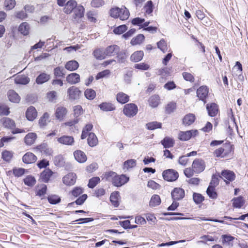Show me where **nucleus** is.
Listing matches in <instances>:
<instances>
[{"instance_id": "1", "label": "nucleus", "mask_w": 248, "mask_h": 248, "mask_svg": "<svg viewBox=\"0 0 248 248\" xmlns=\"http://www.w3.org/2000/svg\"><path fill=\"white\" fill-rule=\"evenodd\" d=\"M109 15L113 18H119L122 20H125L128 18L129 12L127 8L124 6L121 8L114 7L110 9Z\"/></svg>"}, {"instance_id": "2", "label": "nucleus", "mask_w": 248, "mask_h": 248, "mask_svg": "<svg viewBox=\"0 0 248 248\" xmlns=\"http://www.w3.org/2000/svg\"><path fill=\"white\" fill-rule=\"evenodd\" d=\"M138 111V107L133 103L126 104L123 109L124 113L128 117H132L136 115Z\"/></svg>"}, {"instance_id": "3", "label": "nucleus", "mask_w": 248, "mask_h": 248, "mask_svg": "<svg viewBox=\"0 0 248 248\" xmlns=\"http://www.w3.org/2000/svg\"><path fill=\"white\" fill-rule=\"evenodd\" d=\"M163 178L167 181H174L178 177V173L173 169H169L164 170L162 173Z\"/></svg>"}, {"instance_id": "4", "label": "nucleus", "mask_w": 248, "mask_h": 248, "mask_svg": "<svg viewBox=\"0 0 248 248\" xmlns=\"http://www.w3.org/2000/svg\"><path fill=\"white\" fill-rule=\"evenodd\" d=\"M69 99L75 100L79 98L81 95V92L76 87L72 86L67 90Z\"/></svg>"}, {"instance_id": "5", "label": "nucleus", "mask_w": 248, "mask_h": 248, "mask_svg": "<svg viewBox=\"0 0 248 248\" xmlns=\"http://www.w3.org/2000/svg\"><path fill=\"white\" fill-rule=\"evenodd\" d=\"M192 167L195 172L199 173L204 170L205 168V163L202 159H196L193 162Z\"/></svg>"}, {"instance_id": "6", "label": "nucleus", "mask_w": 248, "mask_h": 248, "mask_svg": "<svg viewBox=\"0 0 248 248\" xmlns=\"http://www.w3.org/2000/svg\"><path fill=\"white\" fill-rule=\"evenodd\" d=\"M198 134L196 130H191L185 132L181 131L178 134V138L182 141L189 140L192 136H195Z\"/></svg>"}, {"instance_id": "7", "label": "nucleus", "mask_w": 248, "mask_h": 248, "mask_svg": "<svg viewBox=\"0 0 248 248\" xmlns=\"http://www.w3.org/2000/svg\"><path fill=\"white\" fill-rule=\"evenodd\" d=\"M231 152V148L229 145H225L215 151L214 154L217 157L224 158Z\"/></svg>"}, {"instance_id": "8", "label": "nucleus", "mask_w": 248, "mask_h": 248, "mask_svg": "<svg viewBox=\"0 0 248 248\" xmlns=\"http://www.w3.org/2000/svg\"><path fill=\"white\" fill-rule=\"evenodd\" d=\"M209 92V89L206 86H202L197 90V96L201 100L206 103L205 99L207 98Z\"/></svg>"}, {"instance_id": "9", "label": "nucleus", "mask_w": 248, "mask_h": 248, "mask_svg": "<svg viewBox=\"0 0 248 248\" xmlns=\"http://www.w3.org/2000/svg\"><path fill=\"white\" fill-rule=\"evenodd\" d=\"M128 180L129 178L126 177L125 175H116L114 179L113 180L112 184L116 186H121L126 183Z\"/></svg>"}, {"instance_id": "10", "label": "nucleus", "mask_w": 248, "mask_h": 248, "mask_svg": "<svg viewBox=\"0 0 248 248\" xmlns=\"http://www.w3.org/2000/svg\"><path fill=\"white\" fill-rule=\"evenodd\" d=\"M77 179V176L75 173H69L63 177V183L67 186L74 185Z\"/></svg>"}, {"instance_id": "11", "label": "nucleus", "mask_w": 248, "mask_h": 248, "mask_svg": "<svg viewBox=\"0 0 248 248\" xmlns=\"http://www.w3.org/2000/svg\"><path fill=\"white\" fill-rule=\"evenodd\" d=\"M221 177L224 180L226 184H229L230 181L234 180L235 175L234 173L229 170H224L221 172Z\"/></svg>"}, {"instance_id": "12", "label": "nucleus", "mask_w": 248, "mask_h": 248, "mask_svg": "<svg viewBox=\"0 0 248 248\" xmlns=\"http://www.w3.org/2000/svg\"><path fill=\"white\" fill-rule=\"evenodd\" d=\"M67 112V109L62 106L58 107L55 111V116L57 119L59 121H62L65 116H66Z\"/></svg>"}, {"instance_id": "13", "label": "nucleus", "mask_w": 248, "mask_h": 248, "mask_svg": "<svg viewBox=\"0 0 248 248\" xmlns=\"http://www.w3.org/2000/svg\"><path fill=\"white\" fill-rule=\"evenodd\" d=\"M171 196L174 200H182L185 197V191L181 188H175L171 192Z\"/></svg>"}, {"instance_id": "14", "label": "nucleus", "mask_w": 248, "mask_h": 248, "mask_svg": "<svg viewBox=\"0 0 248 248\" xmlns=\"http://www.w3.org/2000/svg\"><path fill=\"white\" fill-rule=\"evenodd\" d=\"M2 125L8 129H13L16 127L15 121L8 117H4L0 120Z\"/></svg>"}, {"instance_id": "15", "label": "nucleus", "mask_w": 248, "mask_h": 248, "mask_svg": "<svg viewBox=\"0 0 248 248\" xmlns=\"http://www.w3.org/2000/svg\"><path fill=\"white\" fill-rule=\"evenodd\" d=\"M77 6V2L75 0H70L65 5L63 9V12L67 14H69L75 9Z\"/></svg>"}, {"instance_id": "16", "label": "nucleus", "mask_w": 248, "mask_h": 248, "mask_svg": "<svg viewBox=\"0 0 248 248\" xmlns=\"http://www.w3.org/2000/svg\"><path fill=\"white\" fill-rule=\"evenodd\" d=\"M22 160L25 163L31 164L36 161L37 157L33 153L28 152L23 155Z\"/></svg>"}, {"instance_id": "17", "label": "nucleus", "mask_w": 248, "mask_h": 248, "mask_svg": "<svg viewBox=\"0 0 248 248\" xmlns=\"http://www.w3.org/2000/svg\"><path fill=\"white\" fill-rule=\"evenodd\" d=\"M119 47L117 45H111L107 47L105 50V54L107 56H114L118 54L119 51Z\"/></svg>"}, {"instance_id": "18", "label": "nucleus", "mask_w": 248, "mask_h": 248, "mask_svg": "<svg viewBox=\"0 0 248 248\" xmlns=\"http://www.w3.org/2000/svg\"><path fill=\"white\" fill-rule=\"evenodd\" d=\"M74 155L75 159L79 163H84L87 160V156L85 154L80 150L74 152Z\"/></svg>"}, {"instance_id": "19", "label": "nucleus", "mask_w": 248, "mask_h": 248, "mask_svg": "<svg viewBox=\"0 0 248 248\" xmlns=\"http://www.w3.org/2000/svg\"><path fill=\"white\" fill-rule=\"evenodd\" d=\"M50 79V75L46 73H42L36 78V82L37 84H42L48 81Z\"/></svg>"}, {"instance_id": "20", "label": "nucleus", "mask_w": 248, "mask_h": 248, "mask_svg": "<svg viewBox=\"0 0 248 248\" xmlns=\"http://www.w3.org/2000/svg\"><path fill=\"white\" fill-rule=\"evenodd\" d=\"M66 81L71 84H76L80 81V76L75 73L70 74L66 77Z\"/></svg>"}, {"instance_id": "21", "label": "nucleus", "mask_w": 248, "mask_h": 248, "mask_svg": "<svg viewBox=\"0 0 248 248\" xmlns=\"http://www.w3.org/2000/svg\"><path fill=\"white\" fill-rule=\"evenodd\" d=\"M26 115L27 119L29 121H33L35 119L37 115V112L35 108L32 106L29 107L26 111Z\"/></svg>"}, {"instance_id": "22", "label": "nucleus", "mask_w": 248, "mask_h": 248, "mask_svg": "<svg viewBox=\"0 0 248 248\" xmlns=\"http://www.w3.org/2000/svg\"><path fill=\"white\" fill-rule=\"evenodd\" d=\"M161 144L165 148L172 147L175 143L174 140L170 137H165L161 141Z\"/></svg>"}, {"instance_id": "23", "label": "nucleus", "mask_w": 248, "mask_h": 248, "mask_svg": "<svg viewBox=\"0 0 248 248\" xmlns=\"http://www.w3.org/2000/svg\"><path fill=\"white\" fill-rule=\"evenodd\" d=\"M57 141L62 144L71 145L74 143V140L72 137L63 136L58 138Z\"/></svg>"}, {"instance_id": "24", "label": "nucleus", "mask_w": 248, "mask_h": 248, "mask_svg": "<svg viewBox=\"0 0 248 248\" xmlns=\"http://www.w3.org/2000/svg\"><path fill=\"white\" fill-rule=\"evenodd\" d=\"M9 100L13 103H18L20 100L19 95L14 90H9L7 93Z\"/></svg>"}, {"instance_id": "25", "label": "nucleus", "mask_w": 248, "mask_h": 248, "mask_svg": "<svg viewBox=\"0 0 248 248\" xmlns=\"http://www.w3.org/2000/svg\"><path fill=\"white\" fill-rule=\"evenodd\" d=\"M206 108L208 110L209 115L211 117L215 116L217 113L218 107L217 105L215 103L207 104L206 106Z\"/></svg>"}, {"instance_id": "26", "label": "nucleus", "mask_w": 248, "mask_h": 248, "mask_svg": "<svg viewBox=\"0 0 248 248\" xmlns=\"http://www.w3.org/2000/svg\"><path fill=\"white\" fill-rule=\"evenodd\" d=\"M37 138V135L35 133H29L24 138L25 143L28 145L32 144Z\"/></svg>"}, {"instance_id": "27", "label": "nucleus", "mask_w": 248, "mask_h": 248, "mask_svg": "<svg viewBox=\"0 0 248 248\" xmlns=\"http://www.w3.org/2000/svg\"><path fill=\"white\" fill-rule=\"evenodd\" d=\"M79 67L78 62L75 60L70 61L66 62L65 65V68L70 71L77 70Z\"/></svg>"}, {"instance_id": "28", "label": "nucleus", "mask_w": 248, "mask_h": 248, "mask_svg": "<svg viewBox=\"0 0 248 248\" xmlns=\"http://www.w3.org/2000/svg\"><path fill=\"white\" fill-rule=\"evenodd\" d=\"M30 25L27 22L22 23L18 27L19 31L24 35H27L29 33Z\"/></svg>"}, {"instance_id": "29", "label": "nucleus", "mask_w": 248, "mask_h": 248, "mask_svg": "<svg viewBox=\"0 0 248 248\" xmlns=\"http://www.w3.org/2000/svg\"><path fill=\"white\" fill-rule=\"evenodd\" d=\"M50 115L47 112L44 113L39 120V124L41 127H44L47 125L49 120Z\"/></svg>"}, {"instance_id": "30", "label": "nucleus", "mask_w": 248, "mask_h": 248, "mask_svg": "<svg viewBox=\"0 0 248 248\" xmlns=\"http://www.w3.org/2000/svg\"><path fill=\"white\" fill-rule=\"evenodd\" d=\"M30 81V78L25 75H18L15 78L16 84L26 85Z\"/></svg>"}, {"instance_id": "31", "label": "nucleus", "mask_w": 248, "mask_h": 248, "mask_svg": "<svg viewBox=\"0 0 248 248\" xmlns=\"http://www.w3.org/2000/svg\"><path fill=\"white\" fill-rule=\"evenodd\" d=\"M85 9L82 5L77 6L74 10L75 18H80L84 16Z\"/></svg>"}, {"instance_id": "32", "label": "nucleus", "mask_w": 248, "mask_h": 248, "mask_svg": "<svg viewBox=\"0 0 248 248\" xmlns=\"http://www.w3.org/2000/svg\"><path fill=\"white\" fill-rule=\"evenodd\" d=\"M87 140L89 145L91 147H94L98 143V139L96 135L93 133H90L88 134Z\"/></svg>"}, {"instance_id": "33", "label": "nucleus", "mask_w": 248, "mask_h": 248, "mask_svg": "<svg viewBox=\"0 0 248 248\" xmlns=\"http://www.w3.org/2000/svg\"><path fill=\"white\" fill-rule=\"evenodd\" d=\"M116 99L118 102L121 104H124L129 101V97L126 94L120 92L117 94Z\"/></svg>"}, {"instance_id": "34", "label": "nucleus", "mask_w": 248, "mask_h": 248, "mask_svg": "<svg viewBox=\"0 0 248 248\" xmlns=\"http://www.w3.org/2000/svg\"><path fill=\"white\" fill-rule=\"evenodd\" d=\"M100 108L105 111H112L115 109L114 106L110 103L104 102L99 105Z\"/></svg>"}, {"instance_id": "35", "label": "nucleus", "mask_w": 248, "mask_h": 248, "mask_svg": "<svg viewBox=\"0 0 248 248\" xmlns=\"http://www.w3.org/2000/svg\"><path fill=\"white\" fill-rule=\"evenodd\" d=\"M195 120V115L193 114L189 113L186 115L183 118V124L185 125H189L194 123Z\"/></svg>"}, {"instance_id": "36", "label": "nucleus", "mask_w": 248, "mask_h": 248, "mask_svg": "<svg viewBox=\"0 0 248 248\" xmlns=\"http://www.w3.org/2000/svg\"><path fill=\"white\" fill-rule=\"evenodd\" d=\"M160 102L159 96L157 95H154L151 96L149 99L150 106L152 108H156Z\"/></svg>"}, {"instance_id": "37", "label": "nucleus", "mask_w": 248, "mask_h": 248, "mask_svg": "<svg viewBox=\"0 0 248 248\" xmlns=\"http://www.w3.org/2000/svg\"><path fill=\"white\" fill-rule=\"evenodd\" d=\"M53 172L49 169H46L41 173V179L44 182H47Z\"/></svg>"}, {"instance_id": "38", "label": "nucleus", "mask_w": 248, "mask_h": 248, "mask_svg": "<svg viewBox=\"0 0 248 248\" xmlns=\"http://www.w3.org/2000/svg\"><path fill=\"white\" fill-rule=\"evenodd\" d=\"M144 55L142 51H137L132 54L130 59L134 62H138L142 60Z\"/></svg>"}, {"instance_id": "39", "label": "nucleus", "mask_w": 248, "mask_h": 248, "mask_svg": "<svg viewBox=\"0 0 248 248\" xmlns=\"http://www.w3.org/2000/svg\"><path fill=\"white\" fill-rule=\"evenodd\" d=\"M120 195L119 192H114L111 193L110 196V201L112 204L116 207H118L119 205V199Z\"/></svg>"}, {"instance_id": "40", "label": "nucleus", "mask_w": 248, "mask_h": 248, "mask_svg": "<svg viewBox=\"0 0 248 248\" xmlns=\"http://www.w3.org/2000/svg\"><path fill=\"white\" fill-rule=\"evenodd\" d=\"M232 201L233 207L237 208H240L245 203V200L242 196L234 198Z\"/></svg>"}, {"instance_id": "41", "label": "nucleus", "mask_w": 248, "mask_h": 248, "mask_svg": "<svg viewBox=\"0 0 248 248\" xmlns=\"http://www.w3.org/2000/svg\"><path fill=\"white\" fill-rule=\"evenodd\" d=\"M222 237L223 245L227 246L232 245V241L234 239L233 237L231 235H223Z\"/></svg>"}, {"instance_id": "42", "label": "nucleus", "mask_w": 248, "mask_h": 248, "mask_svg": "<svg viewBox=\"0 0 248 248\" xmlns=\"http://www.w3.org/2000/svg\"><path fill=\"white\" fill-rule=\"evenodd\" d=\"M144 40V36L142 34H140L138 35L136 37L133 38L131 40V44L132 45H140Z\"/></svg>"}, {"instance_id": "43", "label": "nucleus", "mask_w": 248, "mask_h": 248, "mask_svg": "<svg viewBox=\"0 0 248 248\" xmlns=\"http://www.w3.org/2000/svg\"><path fill=\"white\" fill-rule=\"evenodd\" d=\"M16 5L15 0H5L4 1V8L6 11L13 9Z\"/></svg>"}, {"instance_id": "44", "label": "nucleus", "mask_w": 248, "mask_h": 248, "mask_svg": "<svg viewBox=\"0 0 248 248\" xmlns=\"http://www.w3.org/2000/svg\"><path fill=\"white\" fill-rule=\"evenodd\" d=\"M160 202L161 199L160 197L157 195H154L151 197L149 204L151 207H155L160 204Z\"/></svg>"}, {"instance_id": "45", "label": "nucleus", "mask_w": 248, "mask_h": 248, "mask_svg": "<svg viewBox=\"0 0 248 248\" xmlns=\"http://www.w3.org/2000/svg\"><path fill=\"white\" fill-rule=\"evenodd\" d=\"M93 55L98 60H103L106 58V54L105 51H103L100 49H96L93 52Z\"/></svg>"}, {"instance_id": "46", "label": "nucleus", "mask_w": 248, "mask_h": 248, "mask_svg": "<svg viewBox=\"0 0 248 248\" xmlns=\"http://www.w3.org/2000/svg\"><path fill=\"white\" fill-rule=\"evenodd\" d=\"M136 165V160L133 159H131L125 161L124 163V170H127L134 167Z\"/></svg>"}, {"instance_id": "47", "label": "nucleus", "mask_w": 248, "mask_h": 248, "mask_svg": "<svg viewBox=\"0 0 248 248\" xmlns=\"http://www.w3.org/2000/svg\"><path fill=\"white\" fill-rule=\"evenodd\" d=\"M84 95L87 99L91 100L96 96V92L92 89H88L85 90Z\"/></svg>"}, {"instance_id": "48", "label": "nucleus", "mask_w": 248, "mask_h": 248, "mask_svg": "<svg viewBox=\"0 0 248 248\" xmlns=\"http://www.w3.org/2000/svg\"><path fill=\"white\" fill-rule=\"evenodd\" d=\"M13 156V152L10 151L4 150L2 152V159L7 161H10Z\"/></svg>"}, {"instance_id": "49", "label": "nucleus", "mask_w": 248, "mask_h": 248, "mask_svg": "<svg viewBox=\"0 0 248 248\" xmlns=\"http://www.w3.org/2000/svg\"><path fill=\"white\" fill-rule=\"evenodd\" d=\"M161 123L157 122H152L146 124L147 128L151 130L160 128L161 127Z\"/></svg>"}, {"instance_id": "50", "label": "nucleus", "mask_w": 248, "mask_h": 248, "mask_svg": "<svg viewBox=\"0 0 248 248\" xmlns=\"http://www.w3.org/2000/svg\"><path fill=\"white\" fill-rule=\"evenodd\" d=\"M38 149L42 153L50 155L52 153V150L47 147L46 144L44 143L38 146Z\"/></svg>"}, {"instance_id": "51", "label": "nucleus", "mask_w": 248, "mask_h": 248, "mask_svg": "<svg viewBox=\"0 0 248 248\" xmlns=\"http://www.w3.org/2000/svg\"><path fill=\"white\" fill-rule=\"evenodd\" d=\"M93 128V125L92 124H87L83 128L82 134L81 135V139H84L86 138L88 134V132L90 131Z\"/></svg>"}, {"instance_id": "52", "label": "nucleus", "mask_w": 248, "mask_h": 248, "mask_svg": "<svg viewBox=\"0 0 248 248\" xmlns=\"http://www.w3.org/2000/svg\"><path fill=\"white\" fill-rule=\"evenodd\" d=\"M207 194L212 199H216L217 194L215 191V187L213 186H209L206 191Z\"/></svg>"}, {"instance_id": "53", "label": "nucleus", "mask_w": 248, "mask_h": 248, "mask_svg": "<svg viewBox=\"0 0 248 248\" xmlns=\"http://www.w3.org/2000/svg\"><path fill=\"white\" fill-rule=\"evenodd\" d=\"M100 179L99 177H93L89 180V182L88 185L89 187L93 188L97 184L100 182Z\"/></svg>"}, {"instance_id": "54", "label": "nucleus", "mask_w": 248, "mask_h": 248, "mask_svg": "<svg viewBox=\"0 0 248 248\" xmlns=\"http://www.w3.org/2000/svg\"><path fill=\"white\" fill-rule=\"evenodd\" d=\"M157 47L163 53L167 51V46L166 41L163 39H161L159 42L157 43Z\"/></svg>"}, {"instance_id": "55", "label": "nucleus", "mask_w": 248, "mask_h": 248, "mask_svg": "<svg viewBox=\"0 0 248 248\" xmlns=\"http://www.w3.org/2000/svg\"><path fill=\"white\" fill-rule=\"evenodd\" d=\"M24 183L26 185L28 186H33L36 182L35 178L31 176H27L24 180Z\"/></svg>"}, {"instance_id": "56", "label": "nucleus", "mask_w": 248, "mask_h": 248, "mask_svg": "<svg viewBox=\"0 0 248 248\" xmlns=\"http://www.w3.org/2000/svg\"><path fill=\"white\" fill-rule=\"evenodd\" d=\"M39 187V189L37 190L36 195L39 197L44 196L46 192V186L43 184L41 185Z\"/></svg>"}, {"instance_id": "57", "label": "nucleus", "mask_w": 248, "mask_h": 248, "mask_svg": "<svg viewBox=\"0 0 248 248\" xmlns=\"http://www.w3.org/2000/svg\"><path fill=\"white\" fill-rule=\"evenodd\" d=\"M193 199L194 202L196 204L201 203L204 200V197L201 194L194 193L193 195Z\"/></svg>"}, {"instance_id": "58", "label": "nucleus", "mask_w": 248, "mask_h": 248, "mask_svg": "<svg viewBox=\"0 0 248 248\" xmlns=\"http://www.w3.org/2000/svg\"><path fill=\"white\" fill-rule=\"evenodd\" d=\"M144 9L146 14H151L153 11V4L151 0L148 1L144 6Z\"/></svg>"}, {"instance_id": "59", "label": "nucleus", "mask_w": 248, "mask_h": 248, "mask_svg": "<svg viewBox=\"0 0 248 248\" xmlns=\"http://www.w3.org/2000/svg\"><path fill=\"white\" fill-rule=\"evenodd\" d=\"M9 108L4 104H0V115H8L10 113Z\"/></svg>"}, {"instance_id": "60", "label": "nucleus", "mask_w": 248, "mask_h": 248, "mask_svg": "<svg viewBox=\"0 0 248 248\" xmlns=\"http://www.w3.org/2000/svg\"><path fill=\"white\" fill-rule=\"evenodd\" d=\"M116 175L117 174L114 172H108L104 174L103 179H105L107 181H111L112 183Z\"/></svg>"}, {"instance_id": "61", "label": "nucleus", "mask_w": 248, "mask_h": 248, "mask_svg": "<svg viewBox=\"0 0 248 248\" xmlns=\"http://www.w3.org/2000/svg\"><path fill=\"white\" fill-rule=\"evenodd\" d=\"M127 30V27L125 25H122L118 26L115 28L113 30V32L115 34H121L124 33Z\"/></svg>"}, {"instance_id": "62", "label": "nucleus", "mask_w": 248, "mask_h": 248, "mask_svg": "<svg viewBox=\"0 0 248 248\" xmlns=\"http://www.w3.org/2000/svg\"><path fill=\"white\" fill-rule=\"evenodd\" d=\"M134 67L140 70H147L150 68V65L147 63L141 62L140 63L135 64Z\"/></svg>"}, {"instance_id": "63", "label": "nucleus", "mask_w": 248, "mask_h": 248, "mask_svg": "<svg viewBox=\"0 0 248 248\" xmlns=\"http://www.w3.org/2000/svg\"><path fill=\"white\" fill-rule=\"evenodd\" d=\"M201 239H202V240L199 241L198 243H202V244H206V242L207 241H216L217 239L214 238L211 236L210 235H203L201 237Z\"/></svg>"}, {"instance_id": "64", "label": "nucleus", "mask_w": 248, "mask_h": 248, "mask_svg": "<svg viewBox=\"0 0 248 248\" xmlns=\"http://www.w3.org/2000/svg\"><path fill=\"white\" fill-rule=\"evenodd\" d=\"M104 0H92L91 3V6L94 8H99L105 4Z\"/></svg>"}]
</instances>
